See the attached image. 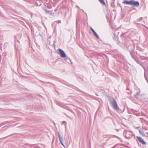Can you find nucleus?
<instances>
[{"label": "nucleus", "mask_w": 148, "mask_h": 148, "mask_svg": "<svg viewBox=\"0 0 148 148\" xmlns=\"http://www.w3.org/2000/svg\"><path fill=\"white\" fill-rule=\"evenodd\" d=\"M58 50L61 55V57L62 58H65L66 57V54L62 50L60 49H59Z\"/></svg>", "instance_id": "1"}, {"label": "nucleus", "mask_w": 148, "mask_h": 148, "mask_svg": "<svg viewBox=\"0 0 148 148\" xmlns=\"http://www.w3.org/2000/svg\"><path fill=\"white\" fill-rule=\"evenodd\" d=\"M111 104L113 107L116 109H118V107L116 102L114 100L111 102Z\"/></svg>", "instance_id": "2"}, {"label": "nucleus", "mask_w": 148, "mask_h": 148, "mask_svg": "<svg viewBox=\"0 0 148 148\" xmlns=\"http://www.w3.org/2000/svg\"><path fill=\"white\" fill-rule=\"evenodd\" d=\"M139 3L137 1H131V5L132 6H138L139 5Z\"/></svg>", "instance_id": "3"}, {"label": "nucleus", "mask_w": 148, "mask_h": 148, "mask_svg": "<svg viewBox=\"0 0 148 148\" xmlns=\"http://www.w3.org/2000/svg\"><path fill=\"white\" fill-rule=\"evenodd\" d=\"M137 138L138 139V140L143 145L145 144V142L144 141V140L140 137L139 136H137Z\"/></svg>", "instance_id": "4"}, {"label": "nucleus", "mask_w": 148, "mask_h": 148, "mask_svg": "<svg viewBox=\"0 0 148 148\" xmlns=\"http://www.w3.org/2000/svg\"><path fill=\"white\" fill-rule=\"evenodd\" d=\"M123 3L125 4H130L131 5V1H124L123 2Z\"/></svg>", "instance_id": "5"}, {"label": "nucleus", "mask_w": 148, "mask_h": 148, "mask_svg": "<svg viewBox=\"0 0 148 148\" xmlns=\"http://www.w3.org/2000/svg\"><path fill=\"white\" fill-rule=\"evenodd\" d=\"M59 140L60 141V143L62 144V145L63 146H64V145L62 143V138L61 137L60 134L59 135Z\"/></svg>", "instance_id": "6"}, {"label": "nucleus", "mask_w": 148, "mask_h": 148, "mask_svg": "<svg viewBox=\"0 0 148 148\" xmlns=\"http://www.w3.org/2000/svg\"><path fill=\"white\" fill-rule=\"evenodd\" d=\"M101 3L103 5H105V3L103 0H99Z\"/></svg>", "instance_id": "7"}, {"label": "nucleus", "mask_w": 148, "mask_h": 148, "mask_svg": "<svg viewBox=\"0 0 148 148\" xmlns=\"http://www.w3.org/2000/svg\"><path fill=\"white\" fill-rule=\"evenodd\" d=\"M93 33L94 35L97 38H99V36L97 35V34L95 32H94Z\"/></svg>", "instance_id": "8"}, {"label": "nucleus", "mask_w": 148, "mask_h": 148, "mask_svg": "<svg viewBox=\"0 0 148 148\" xmlns=\"http://www.w3.org/2000/svg\"><path fill=\"white\" fill-rule=\"evenodd\" d=\"M91 31H92V32L93 33L94 32H95L94 30L92 28H91Z\"/></svg>", "instance_id": "9"}]
</instances>
